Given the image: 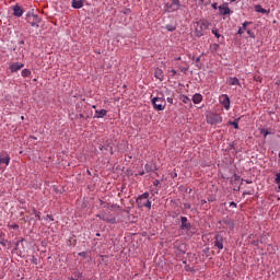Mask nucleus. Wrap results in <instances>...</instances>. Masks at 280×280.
<instances>
[{
	"label": "nucleus",
	"mask_w": 280,
	"mask_h": 280,
	"mask_svg": "<svg viewBox=\"0 0 280 280\" xmlns=\"http://www.w3.org/2000/svg\"><path fill=\"white\" fill-rule=\"evenodd\" d=\"M148 198H150V192L148 191L138 196L136 202L139 209H143V207H145L147 209H152V201Z\"/></svg>",
	"instance_id": "1"
},
{
	"label": "nucleus",
	"mask_w": 280,
	"mask_h": 280,
	"mask_svg": "<svg viewBox=\"0 0 280 280\" xmlns=\"http://www.w3.org/2000/svg\"><path fill=\"white\" fill-rule=\"evenodd\" d=\"M151 104L154 110H158V112L165 110V106H167L165 98L159 97V96H155V97L151 96Z\"/></svg>",
	"instance_id": "2"
},
{
	"label": "nucleus",
	"mask_w": 280,
	"mask_h": 280,
	"mask_svg": "<svg viewBox=\"0 0 280 280\" xmlns=\"http://www.w3.org/2000/svg\"><path fill=\"white\" fill-rule=\"evenodd\" d=\"M207 30H209V22H197L195 34L198 38H201V36H205V32H207Z\"/></svg>",
	"instance_id": "3"
},
{
	"label": "nucleus",
	"mask_w": 280,
	"mask_h": 280,
	"mask_svg": "<svg viewBox=\"0 0 280 280\" xmlns=\"http://www.w3.org/2000/svg\"><path fill=\"white\" fill-rule=\"evenodd\" d=\"M207 124H210V126H217V124H222V116L219 114L210 113L206 116Z\"/></svg>",
	"instance_id": "4"
},
{
	"label": "nucleus",
	"mask_w": 280,
	"mask_h": 280,
	"mask_svg": "<svg viewBox=\"0 0 280 280\" xmlns=\"http://www.w3.org/2000/svg\"><path fill=\"white\" fill-rule=\"evenodd\" d=\"M40 18L36 14L27 15V23H30L32 27H40Z\"/></svg>",
	"instance_id": "5"
},
{
	"label": "nucleus",
	"mask_w": 280,
	"mask_h": 280,
	"mask_svg": "<svg viewBox=\"0 0 280 280\" xmlns=\"http://www.w3.org/2000/svg\"><path fill=\"white\" fill-rule=\"evenodd\" d=\"M97 218L103 220V222H108L109 224H115V222H117L113 214H106V212H101L97 214Z\"/></svg>",
	"instance_id": "6"
},
{
	"label": "nucleus",
	"mask_w": 280,
	"mask_h": 280,
	"mask_svg": "<svg viewBox=\"0 0 280 280\" xmlns=\"http://www.w3.org/2000/svg\"><path fill=\"white\" fill-rule=\"evenodd\" d=\"M219 102L225 110H229L231 108V98L226 94H222L219 96Z\"/></svg>",
	"instance_id": "7"
},
{
	"label": "nucleus",
	"mask_w": 280,
	"mask_h": 280,
	"mask_svg": "<svg viewBox=\"0 0 280 280\" xmlns=\"http://www.w3.org/2000/svg\"><path fill=\"white\" fill-rule=\"evenodd\" d=\"M180 9V1L179 0H172L171 4H166L167 12H176Z\"/></svg>",
	"instance_id": "8"
},
{
	"label": "nucleus",
	"mask_w": 280,
	"mask_h": 280,
	"mask_svg": "<svg viewBox=\"0 0 280 280\" xmlns=\"http://www.w3.org/2000/svg\"><path fill=\"white\" fill-rule=\"evenodd\" d=\"M214 246L215 248H219V250H222V248H224V237H222V235L220 234L215 235Z\"/></svg>",
	"instance_id": "9"
},
{
	"label": "nucleus",
	"mask_w": 280,
	"mask_h": 280,
	"mask_svg": "<svg viewBox=\"0 0 280 280\" xmlns=\"http://www.w3.org/2000/svg\"><path fill=\"white\" fill-rule=\"evenodd\" d=\"M180 229L182 231H190L191 230V223L187 220V217H182L180 218Z\"/></svg>",
	"instance_id": "10"
},
{
	"label": "nucleus",
	"mask_w": 280,
	"mask_h": 280,
	"mask_svg": "<svg viewBox=\"0 0 280 280\" xmlns=\"http://www.w3.org/2000/svg\"><path fill=\"white\" fill-rule=\"evenodd\" d=\"M23 67H25L24 63L15 62V63H12V65L10 66V71H11L12 73H16V71H21V69H23Z\"/></svg>",
	"instance_id": "11"
},
{
	"label": "nucleus",
	"mask_w": 280,
	"mask_h": 280,
	"mask_svg": "<svg viewBox=\"0 0 280 280\" xmlns=\"http://www.w3.org/2000/svg\"><path fill=\"white\" fill-rule=\"evenodd\" d=\"M106 115H108V110H106V109H100V110L96 109L94 118L95 119H102V118L106 117Z\"/></svg>",
	"instance_id": "12"
},
{
	"label": "nucleus",
	"mask_w": 280,
	"mask_h": 280,
	"mask_svg": "<svg viewBox=\"0 0 280 280\" xmlns=\"http://www.w3.org/2000/svg\"><path fill=\"white\" fill-rule=\"evenodd\" d=\"M12 10H13V16H18V18L23 16V9L19 7V4L13 5Z\"/></svg>",
	"instance_id": "13"
},
{
	"label": "nucleus",
	"mask_w": 280,
	"mask_h": 280,
	"mask_svg": "<svg viewBox=\"0 0 280 280\" xmlns=\"http://www.w3.org/2000/svg\"><path fill=\"white\" fill-rule=\"evenodd\" d=\"M71 5L74 10H80L81 8H84V0H72Z\"/></svg>",
	"instance_id": "14"
},
{
	"label": "nucleus",
	"mask_w": 280,
	"mask_h": 280,
	"mask_svg": "<svg viewBox=\"0 0 280 280\" xmlns=\"http://www.w3.org/2000/svg\"><path fill=\"white\" fill-rule=\"evenodd\" d=\"M228 84L230 85V86H241V83H240V79H237V78H233V77H230L229 79H228Z\"/></svg>",
	"instance_id": "15"
},
{
	"label": "nucleus",
	"mask_w": 280,
	"mask_h": 280,
	"mask_svg": "<svg viewBox=\"0 0 280 280\" xmlns=\"http://www.w3.org/2000/svg\"><path fill=\"white\" fill-rule=\"evenodd\" d=\"M10 165V155L8 153L0 155V165Z\"/></svg>",
	"instance_id": "16"
},
{
	"label": "nucleus",
	"mask_w": 280,
	"mask_h": 280,
	"mask_svg": "<svg viewBox=\"0 0 280 280\" xmlns=\"http://www.w3.org/2000/svg\"><path fill=\"white\" fill-rule=\"evenodd\" d=\"M154 78H156V80H160L161 82H163V78H164L163 70L160 68H156L154 71Z\"/></svg>",
	"instance_id": "17"
},
{
	"label": "nucleus",
	"mask_w": 280,
	"mask_h": 280,
	"mask_svg": "<svg viewBox=\"0 0 280 280\" xmlns=\"http://www.w3.org/2000/svg\"><path fill=\"white\" fill-rule=\"evenodd\" d=\"M219 12L222 16H226V14L231 13V9L229 7H219Z\"/></svg>",
	"instance_id": "18"
},
{
	"label": "nucleus",
	"mask_w": 280,
	"mask_h": 280,
	"mask_svg": "<svg viewBox=\"0 0 280 280\" xmlns=\"http://www.w3.org/2000/svg\"><path fill=\"white\" fill-rule=\"evenodd\" d=\"M144 170L148 174H150V172H156V166L154 164H145Z\"/></svg>",
	"instance_id": "19"
},
{
	"label": "nucleus",
	"mask_w": 280,
	"mask_h": 280,
	"mask_svg": "<svg viewBox=\"0 0 280 280\" xmlns=\"http://www.w3.org/2000/svg\"><path fill=\"white\" fill-rule=\"evenodd\" d=\"M192 102L194 104H200V102H202V95L197 93L192 96Z\"/></svg>",
	"instance_id": "20"
},
{
	"label": "nucleus",
	"mask_w": 280,
	"mask_h": 280,
	"mask_svg": "<svg viewBox=\"0 0 280 280\" xmlns=\"http://www.w3.org/2000/svg\"><path fill=\"white\" fill-rule=\"evenodd\" d=\"M255 11L259 12L260 14H268V10L262 9L260 4L255 5Z\"/></svg>",
	"instance_id": "21"
},
{
	"label": "nucleus",
	"mask_w": 280,
	"mask_h": 280,
	"mask_svg": "<svg viewBox=\"0 0 280 280\" xmlns=\"http://www.w3.org/2000/svg\"><path fill=\"white\" fill-rule=\"evenodd\" d=\"M240 118L235 119L234 121H229L230 126H233V128H235V130H240Z\"/></svg>",
	"instance_id": "22"
},
{
	"label": "nucleus",
	"mask_w": 280,
	"mask_h": 280,
	"mask_svg": "<svg viewBox=\"0 0 280 280\" xmlns=\"http://www.w3.org/2000/svg\"><path fill=\"white\" fill-rule=\"evenodd\" d=\"M32 75V71L24 69L22 70V78H30Z\"/></svg>",
	"instance_id": "23"
},
{
	"label": "nucleus",
	"mask_w": 280,
	"mask_h": 280,
	"mask_svg": "<svg viewBox=\"0 0 280 280\" xmlns=\"http://www.w3.org/2000/svg\"><path fill=\"white\" fill-rule=\"evenodd\" d=\"M165 28L167 30V32H176V26L173 24H167Z\"/></svg>",
	"instance_id": "24"
},
{
	"label": "nucleus",
	"mask_w": 280,
	"mask_h": 280,
	"mask_svg": "<svg viewBox=\"0 0 280 280\" xmlns=\"http://www.w3.org/2000/svg\"><path fill=\"white\" fill-rule=\"evenodd\" d=\"M180 100L184 102V104H189L190 100L188 98L187 95H182Z\"/></svg>",
	"instance_id": "25"
},
{
	"label": "nucleus",
	"mask_w": 280,
	"mask_h": 280,
	"mask_svg": "<svg viewBox=\"0 0 280 280\" xmlns=\"http://www.w3.org/2000/svg\"><path fill=\"white\" fill-rule=\"evenodd\" d=\"M248 25H250V22H244L243 27H241V30H243L244 32H248V30L246 28L248 27Z\"/></svg>",
	"instance_id": "26"
},
{
	"label": "nucleus",
	"mask_w": 280,
	"mask_h": 280,
	"mask_svg": "<svg viewBox=\"0 0 280 280\" xmlns=\"http://www.w3.org/2000/svg\"><path fill=\"white\" fill-rule=\"evenodd\" d=\"M247 34H248L249 38H255V32L247 30Z\"/></svg>",
	"instance_id": "27"
},
{
	"label": "nucleus",
	"mask_w": 280,
	"mask_h": 280,
	"mask_svg": "<svg viewBox=\"0 0 280 280\" xmlns=\"http://www.w3.org/2000/svg\"><path fill=\"white\" fill-rule=\"evenodd\" d=\"M260 132H261V135H264L265 138L267 137V135H270V132L266 129H261Z\"/></svg>",
	"instance_id": "28"
},
{
	"label": "nucleus",
	"mask_w": 280,
	"mask_h": 280,
	"mask_svg": "<svg viewBox=\"0 0 280 280\" xmlns=\"http://www.w3.org/2000/svg\"><path fill=\"white\" fill-rule=\"evenodd\" d=\"M212 34H214L215 38H220V33H218V30H212Z\"/></svg>",
	"instance_id": "29"
},
{
	"label": "nucleus",
	"mask_w": 280,
	"mask_h": 280,
	"mask_svg": "<svg viewBox=\"0 0 280 280\" xmlns=\"http://www.w3.org/2000/svg\"><path fill=\"white\" fill-rule=\"evenodd\" d=\"M166 102H167L168 104H174V98H173L172 96H168V97L166 98Z\"/></svg>",
	"instance_id": "30"
},
{
	"label": "nucleus",
	"mask_w": 280,
	"mask_h": 280,
	"mask_svg": "<svg viewBox=\"0 0 280 280\" xmlns=\"http://www.w3.org/2000/svg\"><path fill=\"white\" fill-rule=\"evenodd\" d=\"M230 207H232L233 209H237V203H235V201H231Z\"/></svg>",
	"instance_id": "31"
},
{
	"label": "nucleus",
	"mask_w": 280,
	"mask_h": 280,
	"mask_svg": "<svg viewBox=\"0 0 280 280\" xmlns=\"http://www.w3.org/2000/svg\"><path fill=\"white\" fill-rule=\"evenodd\" d=\"M153 185H154V187H159V185H161V182H160L159 179H155V180L153 182Z\"/></svg>",
	"instance_id": "32"
},
{
	"label": "nucleus",
	"mask_w": 280,
	"mask_h": 280,
	"mask_svg": "<svg viewBox=\"0 0 280 280\" xmlns=\"http://www.w3.org/2000/svg\"><path fill=\"white\" fill-rule=\"evenodd\" d=\"M34 213H35L37 220H40V212H36V210H34Z\"/></svg>",
	"instance_id": "33"
},
{
	"label": "nucleus",
	"mask_w": 280,
	"mask_h": 280,
	"mask_svg": "<svg viewBox=\"0 0 280 280\" xmlns=\"http://www.w3.org/2000/svg\"><path fill=\"white\" fill-rule=\"evenodd\" d=\"M79 256H80V257H86V252H81V253H79Z\"/></svg>",
	"instance_id": "34"
},
{
	"label": "nucleus",
	"mask_w": 280,
	"mask_h": 280,
	"mask_svg": "<svg viewBox=\"0 0 280 280\" xmlns=\"http://www.w3.org/2000/svg\"><path fill=\"white\" fill-rule=\"evenodd\" d=\"M237 34H240V35H243V34H244V31H243L242 27L238 28Z\"/></svg>",
	"instance_id": "35"
},
{
	"label": "nucleus",
	"mask_w": 280,
	"mask_h": 280,
	"mask_svg": "<svg viewBox=\"0 0 280 280\" xmlns=\"http://www.w3.org/2000/svg\"><path fill=\"white\" fill-rule=\"evenodd\" d=\"M46 218H47L48 220H50L51 222H54V217H51L50 214H47Z\"/></svg>",
	"instance_id": "36"
},
{
	"label": "nucleus",
	"mask_w": 280,
	"mask_h": 280,
	"mask_svg": "<svg viewBox=\"0 0 280 280\" xmlns=\"http://www.w3.org/2000/svg\"><path fill=\"white\" fill-rule=\"evenodd\" d=\"M170 73H171V75H176V70H175V69H172V70L170 71Z\"/></svg>",
	"instance_id": "37"
},
{
	"label": "nucleus",
	"mask_w": 280,
	"mask_h": 280,
	"mask_svg": "<svg viewBox=\"0 0 280 280\" xmlns=\"http://www.w3.org/2000/svg\"><path fill=\"white\" fill-rule=\"evenodd\" d=\"M276 185H278L277 191H278V194H279V191H280V183H276Z\"/></svg>",
	"instance_id": "38"
},
{
	"label": "nucleus",
	"mask_w": 280,
	"mask_h": 280,
	"mask_svg": "<svg viewBox=\"0 0 280 280\" xmlns=\"http://www.w3.org/2000/svg\"><path fill=\"white\" fill-rule=\"evenodd\" d=\"M201 205H207V200L202 199Z\"/></svg>",
	"instance_id": "39"
},
{
	"label": "nucleus",
	"mask_w": 280,
	"mask_h": 280,
	"mask_svg": "<svg viewBox=\"0 0 280 280\" xmlns=\"http://www.w3.org/2000/svg\"><path fill=\"white\" fill-rule=\"evenodd\" d=\"M186 209H191V206H189L188 203L185 205Z\"/></svg>",
	"instance_id": "40"
},
{
	"label": "nucleus",
	"mask_w": 280,
	"mask_h": 280,
	"mask_svg": "<svg viewBox=\"0 0 280 280\" xmlns=\"http://www.w3.org/2000/svg\"><path fill=\"white\" fill-rule=\"evenodd\" d=\"M79 117H80V119H83V118H84V115H83V114H80Z\"/></svg>",
	"instance_id": "41"
},
{
	"label": "nucleus",
	"mask_w": 280,
	"mask_h": 280,
	"mask_svg": "<svg viewBox=\"0 0 280 280\" xmlns=\"http://www.w3.org/2000/svg\"><path fill=\"white\" fill-rule=\"evenodd\" d=\"M143 174H145V172L143 171L139 173L140 176H143Z\"/></svg>",
	"instance_id": "42"
},
{
	"label": "nucleus",
	"mask_w": 280,
	"mask_h": 280,
	"mask_svg": "<svg viewBox=\"0 0 280 280\" xmlns=\"http://www.w3.org/2000/svg\"><path fill=\"white\" fill-rule=\"evenodd\" d=\"M100 150H104V145H100Z\"/></svg>",
	"instance_id": "43"
},
{
	"label": "nucleus",
	"mask_w": 280,
	"mask_h": 280,
	"mask_svg": "<svg viewBox=\"0 0 280 280\" xmlns=\"http://www.w3.org/2000/svg\"><path fill=\"white\" fill-rule=\"evenodd\" d=\"M96 237H100V233H96Z\"/></svg>",
	"instance_id": "44"
},
{
	"label": "nucleus",
	"mask_w": 280,
	"mask_h": 280,
	"mask_svg": "<svg viewBox=\"0 0 280 280\" xmlns=\"http://www.w3.org/2000/svg\"><path fill=\"white\" fill-rule=\"evenodd\" d=\"M78 277H79V278L82 277V273H79Z\"/></svg>",
	"instance_id": "45"
},
{
	"label": "nucleus",
	"mask_w": 280,
	"mask_h": 280,
	"mask_svg": "<svg viewBox=\"0 0 280 280\" xmlns=\"http://www.w3.org/2000/svg\"><path fill=\"white\" fill-rule=\"evenodd\" d=\"M92 108H96V106L94 105V106H92Z\"/></svg>",
	"instance_id": "46"
},
{
	"label": "nucleus",
	"mask_w": 280,
	"mask_h": 280,
	"mask_svg": "<svg viewBox=\"0 0 280 280\" xmlns=\"http://www.w3.org/2000/svg\"><path fill=\"white\" fill-rule=\"evenodd\" d=\"M246 183H247V184H250L252 182H248V180H247Z\"/></svg>",
	"instance_id": "47"
},
{
	"label": "nucleus",
	"mask_w": 280,
	"mask_h": 280,
	"mask_svg": "<svg viewBox=\"0 0 280 280\" xmlns=\"http://www.w3.org/2000/svg\"><path fill=\"white\" fill-rule=\"evenodd\" d=\"M70 280H75L74 278H70Z\"/></svg>",
	"instance_id": "48"
},
{
	"label": "nucleus",
	"mask_w": 280,
	"mask_h": 280,
	"mask_svg": "<svg viewBox=\"0 0 280 280\" xmlns=\"http://www.w3.org/2000/svg\"><path fill=\"white\" fill-rule=\"evenodd\" d=\"M25 42H21V44L23 45Z\"/></svg>",
	"instance_id": "49"
},
{
	"label": "nucleus",
	"mask_w": 280,
	"mask_h": 280,
	"mask_svg": "<svg viewBox=\"0 0 280 280\" xmlns=\"http://www.w3.org/2000/svg\"><path fill=\"white\" fill-rule=\"evenodd\" d=\"M177 60H180V57H178Z\"/></svg>",
	"instance_id": "50"
},
{
	"label": "nucleus",
	"mask_w": 280,
	"mask_h": 280,
	"mask_svg": "<svg viewBox=\"0 0 280 280\" xmlns=\"http://www.w3.org/2000/svg\"><path fill=\"white\" fill-rule=\"evenodd\" d=\"M0 235H2V232H1V230H0Z\"/></svg>",
	"instance_id": "51"
}]
</instances>
